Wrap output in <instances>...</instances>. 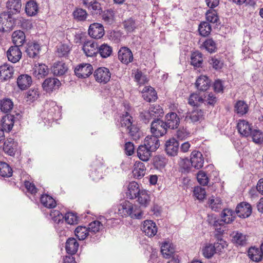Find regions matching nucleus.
<instances>
[{
	"label": "nucleus",
	"instance_id": "a211bd4d",
	"mask_svg": "<svg viewBox=\"0 0 263 263\" xmlns=\"http://www.w3.org/2000/svg\"><path fill=\"white\" fill-rule=\"evenodd\" d=\"M180 123V118L175 112L167 114L165 116V122L167 128L174 129L178 127Z\"/></svg>",
	"mask_w": 263,
	"mask_h": 263
},
{
	"label": "nucleus",
	"instance_id": "6ab92c4d",
	"mask_svg": "<svg viewBox=\"0 0 263 263\" xmlns=\"http://www.w3.org/2000/svg\"><path fill=\"white\" fill-rule=\"evenodd\" d=\"M119 60L124 64H128L132 61V51L126 47H122L118 53Z\"/></svg>",
	"mask_w": 263,
	"mask_h": 263
},
{
	"label": "nucleus",
	"instance_id": "c03bdc74",
	"mask_svg": "<svg viewBox=\"0 0 263 263\" xmlns=\"http://www.w3.org/2000/svg\"><path fill=\"white\" fill-rule=\"evenodd\" d=\"M12 169L6 162H0V176L3 177H10L12 175Z\"/></svg>",
	"mask_w": 263,
	"mask_h": 263
},
{
	"label": "nucleus",
	"instance_id": "338daca9",
	"mask_svg": "<svg viewBox=\"0 0 263 263\" xmlns=\"http://www.w3.org/2000/svg\"><path fill=\"white\" fill-rule=\"evenodd\" d=\"M213 246L214 247L215 250L216 251V253H217L222 251V250L227 247L228 245L226 241L220 239H218L217 242H215Z\"/></svg>",
	"mask_w": 263,
	"mask_h": 263
},
{
	"label": "nucleus",
	"instance_id": "2f4dec72",
	"mask_svg": "<svg viewBox=\"0 0 263 263\" xmlns=\"http://www.w3.org/2000/svg\"><path fill=\"white\" fill-rule=\"evenodd\" d=\"M248 110V105L244 101H237L234 105V112L239 116H243L246 114Z\"/></svg>",
	"mask_w": 263,
	"mask_h": 263
},
{
	"label": "nucleus",
	"instance_id": "9b49d317",
	"mask_svg": "<svg viewBox=\"0 0 263 263\" xmlns=\"http://www.w3.org/2000/svg\"><path fill=\"white\" fill-rule=\"evenodd\" d=\"M252 213V208L250 204L246 202H241L236 208V213L241 218L248 217Z\"/></svg>",
	"mask_w": 263,
	"mask_h": 263
},
{
	"label": "nucleus",
	"instance_id": "de8ad7c7",
	"mask_svg": "<svg viewBox=\"0 0 263 263\" xmlns=\"http://www.w3.org/2000/svg\"><path fill=\"white\" fill-rule=\"evenodd\" d=\"M75 235L79 240H84L89 234L87 228L83 226H79L75 230Z\"/></svg>",
	"mask_w": 263,
	"mask_h": 263
},
{
	"label": "nucleus",
	"instance_id": "4c0bfd02",
	"mask_svg": "<svg viewBox=\"0 0 263 263\" xmlns=\"http://www.w3.org/2000/svg\"><path fill=\"white\" fill-rule=\"evenodd\" d=\"M119 213L122 216H130L132 214V204L129 201H124L119 208Z\"/></svg>",
	"mask_w": 263,
	"mask_h": 263
},
{
	"label": "nucleus",
	"instance_id": "f257e3e1",
	"mask_svg": "<svg viewBox=\"0 0 263 263\" xmlns=\"http://www.w3.org/2000/svg\"><path fill=\"white\" fill-rule=\"evenodd\" d=\"M133 191L135 198L141 205L146 207L149 204L150 198L147 192L145 190H140L138 183L135 181H133Z\"/></svg>",
	"mask_w": 263,
	"mask_h": 263
},
{
	"label": "nucleus",
	"instance_id": "37998d69",
	"mask_svg": "<svg viewBox=\"0 0 263 263\" xmlns=\"http://www.w3.org/2000/svg\"><path fill=\"white\" fill-rule=\"evenodd\" d=\"M41 202L47 208H53L56 206V202L54 199L48 195H43L41 197Z\"/></svg>",
	"mask_w": 263,
	"mask_h": 263
},
{
	"label": "nucleus",
	"instance_id": "c85d7f7f",
	"mask_svg": "<svg viewBox=\"0 0 263 263\" xmlns=\"http://www.w3.org/2000/svg\"><path fill=\"white\" fill-rule=\"evenodd\" d=\"M16 144L12 138H8L4 143L3 150L5 153L10 156L15 154Z\"/></svg>",
	"mask_w": 263,
	"mask_h": 263
},
{
	"label": "nucleus",
	"instance_id": "ddd939ff",
	"mask_svg": "<svg viewBox=\"0 0 263 263\" xmlns=\"http://www.w3.org/2000/svg\"><path fill=\"white\" fill-rule=\"evenodd\" d=\"M191 163L193 167L195 168H201L204 163V159L201 153L199 151H193L191 155Z\"/></svg>",
	"mask_w": 263,
	"mask_h": 263
},
{
	"label": "nucleus",
	"instance_id": "6e6552de",
	"mask_svg": "<svg viewBox=\"0 0 263 263\" xmlns=\"http://www.w3.org/2000/svg\"><path fill=\"white\" fill-rule=\"evenodd\" d=\"M88 34L94 39L101 38L104 35L103 25L97 23L91 24L88 29Z\"/></svg>",
	"mask_w": 263,
	"mask_h": 263
},
{
	"label": "nucleus",
	"instance_id": "aec40b11",
	"mask_svg": "<svg viewBox=\"0 0 263 263\" xmlns=\"http://www.w3.org/2000/svg\"><path fill=\"white\" fill-rule=\"evenodd\" d=\"M159 137L154 136H147L144 140V144L152 152L156 151L160 146Z\"/></svg>",
	"mask_w": 263,
	"mask_h": 263
},
{
	"label": "nucleus",
	"instance_id": "f3484780",
	"mask_svg": "<svg viewBox=\"0 0 263 263\" xmlns=\"http://www.w3.org/2000/svg\"><path fill=\"white\" fill-rule=\"evenodd\" d=\"M98 46L93 41H88L84 43L83 50L87 57H92L98 53Z\"/></svg>",
	"mask_w": 263,
	"mask_h": 263
},
{
	"label": "nucleus",
	"instance_id": "8fccbe9b",
	"mask_svg": "<svg viewBox=\"0 0 263 263\" xmlns=\"http://www.w3.org/2000/svg\"><path fill=\"white\" fill-rule=\"evenodd\" d=\"M198 31L201 35L206 36L211 31V26L207 22H202L199 25Z\"/></svg>",
	"mask_w": 263,
	"mask_h": 263
},
{
	"label": "nucleus",
	"instance_id": "412c9836",
	"mask_svg": "<svg viewBox=\"0 0 263 263\" xmlns=\"http://www.w3.org/2000/svg\"><path fill=\"white\" fill-rule=\"evenodd\" d=\"M211 86V80L206 76H200L196 80V87L200 91L207 90Z\"/></svg>",
	"mask_w": 263,
	"mask_h": 263
},
{
	"label": "nucleus",
	"instance_id": "bb28decb",
	"mask_svg": "<svg viewBox=\"0 0 263 263\" xmlns=\"http://www.w3.org/2000/svg\"><path fill=\"white\" fill-rule=\"evenodd\" d=\"M32 78L28 74H22L19 76L17 80L18 87L22 90H25L29 87L32 83Z\"/></svg>",
	"mask_w": 263,
	"mask_h": 263
},
{
	"label": "nucleus",
	"instance_id": "473e14b6",
	"mask_svg": "<svg viewBox=\"0 0 263 263\" xmlns=\"http://www.w3.org/2000/svg\"><path fill=\"white\" fill-rule=\"evenodd\" d=\"M203 63L202 54L198 51L193 52L191 56V64L194 67H201Z\"/></svg>",
	"mask_w": 263,
	"mask_h": 263
},
{
	"label": "nucleus",
	"instance_id": "39448f33",
	"mask_svg": "<svg viewBox=\"0 0 263 263\" xmlns=\"http://www.w3.org/2000/svg\"><path fill=\"white\" fill-rule=\"evenodd\" d=\"M61 84L60 81L58 79L48 78L46 79L42 83V87L44 91L50 93L59 89Z\"/></svg>",
	"mask_w": 263,
	"mask_h": 263
},
{
	"label": "nucleus",
	"instance_id": "4468645a",
	"mask_svg": "<svg viewBox=\"0 0 263 263\" xmlns=\"http://www.w3.org/2000/svg\"><path fill=\"white\" fill-rule=\"evenodd\" d=\"M7 56L9 61L15 63L20 61L22 57V52L17 46H11L7 52Z\"/></svg>",
	"mask_w": 263,
	"mask_h": 263
},
{
	"label": "nucleus",
	"instance_id": "a878e982",
	"mask_svg": "<svg viewBox=\"0 0 263 263\" xmlns=\"http://www.w3.org/2000/svg\"><path fill=\"white\" fill-rule=\"evenodd\" d=\"M145 173V167L143 163L136 161L133 170V177L140 179L142 178Z\"/></svg>",
	"mask_w": 263,
	"mask_h": 263
},
{
	"label": "nucleus",
	"instance_id": "9d476101",
	"mask_svg": "<svg viewBox=\"0 0 263 263\" xmlns=\"http://www.w3.org/2000/svg\"><path fill=\"white\" fill-rule=\"evenodd\" d=\"M141 229L145 235L149 237L154 236L157 232L156 224L152 220L144 221Z\"/></svg>",
	"mask_w": 263,
	"mask_h": 263
},
{
	"label": "nucleus",
	"instance_id": "a19ab883",
	"mask_svg": "<svg viewBox=\"0 0 263 263\" xmlns=\"http://www.w3.org/2000/svg\"><path fill=\"white\" fill-rule=\"evenodd\" d=\"M161 252L164 258H168L172 256L175 251L170 243L165 242L161 246Z\"/></svg>",
	"mask_w": 263,
	"mask_h": 263
},
{
	"label": "nucleus",
	"instance_id": "7c9ffc66",
	"mask_svg": "<svg viewBox=\"0 0 263 263\" xmlns=\"http://www.w3.org/2000/svg\"><path fill=\"white\" fill-rule=\"evenodd\" d=\"M25 35L23 31L17 30L13 32L12 40L15 46L20 47L23 45L25 41Z\"/></svg>",
	"mask_w": 263,
	"mask_h": 263
},
{
	"label": "nucleus",
	"instance_id": "f704fd0d",
	"mask_svg": "<svg viewBox=\"0 0 263 263\" xmlns=\"http://www.w3.org/2000/svg\"><path fill=\"white\" fill-rule=\"evenodd\" d=\"M40 46L39 44L31 43L27 45L26 52L27 55L32 58H34L39 53Z\"/></svg>",
	"mask_w": 263,
	"mask_h": 263
},
{
	"label": "nucleus",
	"instance_id": "dca6fc26",
	"mask_svg": "<svg viewBox=\"0 0 263 263\" xmlns=\"http://www.w3.org/2000/svg\"><path fill=\"white\" fill-rule=\"evenodd\" d=\"M14 73L13 67L8 63L0 66V79L7 81L12 78Z\"/></svg>",
	"mask_w": 263,
	"mask_h": 263
},
{
	"label": "nucleus",
	"instance_id": "49530a36",
	"mask_svg": "<svg viewBox=\"0 0 263 263\" xmlns=\"http://www.w3.org/2000/svg\"><path fill=\"white\" fill-rule=\"evenodd\" d=\"M57 54L59 57H66L70 51V47L65 44H61L57 46Z\"/></svg>",
	"mask_w": 263,
	"mask_h": 263
},
{
	"label": "nucleus",
	"instance_id": "864d4df0",
	"mask_svg": "<svg viewBox=\"0 0 263 263\" xmlns=\"http://www.w3.org/2000/svg\"><path fill=\"white\" fill-rule=\"evenodd\" d=\"M102 227L103 225L101 222L95 220L90 223L87 228L89 232L93 234L99 232Z\"/></svg>",
	"mask_w": 263,
	"mask_h": 263
},
{
	"label": "nucleus",
	"instance_id": "603ef678",
	"mask_svg": "<svg viewBox=\"0 0 263 263\" xmlns=\"http://www.w3.org/2000/svg\"><path fill=\"white\" fill-rule=\"evenodd\" d=\"M203 256L207 258L212 257L216 253L214 247L212 244H207L202 250Z\"/></svg>",
	"mask_w": 263,
	"mask_h": 263
},
{
	"label": "nucleus",
	"instance_id": "79ce46f5",
	"mask_svg": "<svg viewBox=\"0 0 263 263\" xmlns=\"http://www.w3.org/2000/svg\"><path fill=\"white\" fill-rule=\"evenodd\" d=\"M232 241L237 245L243 246L246 243V236L239 232H234L232 234Z\"/></svg>",
	"mask_w": 263,
	"mask_h": 263
},
{
	"label": "nucleus",
	"instance_id": "69168bd1",
	"mask_svg": "<svg viewBox=\"0 0 263 263\" xmlns=\"http://www.w3.org/2000/svg\"><path fill=\"white\" fill-rule=\"evenodd\" d=\"M102 19L108 24H112L114 22V13L112 10L104 11L102 14Z\"/></svg>",
	"mask_w": 263,
	"mask_h": 263
},
{
	"label": "nucleus",
	"instance_id": "20e7f679",
	"mask_svg": "<svg viewBox=\"0 0 263 263\" xmlns=\"http://www.w3.org/2000/svg\"><path fill=\"white\" fill-rule=\"evenodd\" d=\"M93 75L96 81L103 84L107 83L111 77L109 70L104 67L97 68L95 71Z\"/></svg>",
	"mask_w": 263,
	"mask_h": 263
},
{
	"label": "nucleus",
	"instance_id": "052dcab7",
	"mask_svg": "<svg viewBox=\"0 0 263 263\" xmlns=\"http://www.w3.org/2000/svg\"><path fill=\"white\" fill-rule=\"evenodd\" d=\"M65 221L69 224H75L78 223V218L77 215L72 212L66 213L64 217Z\"/></svg>",
	"mask_w": 263,
	"mask_h": 263
},
{
	"label": "nucleus",
	"instance_id": "c9c22d12",
	"mask_svg": "<svg viewBox=\"0 0 263 263\" xmlns=\"http://www.w3.org/2000/svg\"><path fill=\"white\" fill-rule=\"evenodd\" d=\"M221 216L223 223L229 224L234 220L235 213L231 209H226L223 210Z\"/></svg>",
	"mask_w": 263,
	"mask_h": 263
},
{
	"label": "nucleus",
	"instance_id": "3c124183",
	"mask_svg": "<svg viewBox=\"0 0 263 263\" xmlns=\"http://www.w3.org/2000/svg\"><path fill=\"white\" fill-rule=\"evenodd\" d=\"M204 102V99L202 97L199 96L197 93H192L189 98L188 103L193 106H198Z\"/></svg>",
	"mask_w": 263,
	"mask_h": 263
},
{
	"label": "nucleus",
	"instance_id": "4d7b16f0",
	"mask_svg": "<svg viewBox=\"0 0 263 263\" xmlns=\"http://www.w3.org/2000/svg\"><path fill=\"white\" fill-rule=\"evenodd\" d=\"M206 20L208 23H216L219 20V17L216 11L214 10L208 11L205 14Z\"/></svg>",
	"mask_w": 263,
	"mask_h": 263
},
{
	"label": "nucleus",
	"instance_id": "f03ea898",
	"mask_svg": "<svg viewBox=\"0 0 263 263\" xmlns=\"http://www.w3.org/2000/svg\"><path fill=\"white\" fill-rule=\"evenodd\" d=\"M15 21L12 15L6 12L0 14V31H7L11 30L14 25Z\"/></svg>",
	"mask_w": 263,
	"mask_h": 263
},
{
	"label": "nucleus",
	"instance_id": "680f3d73",
	"mask_svg": "<svg viewBox=\"0 0 263 263\" xmlns=\"http://www.w3.org/2000/svg\"><path fill=\"white\" fill-rule=\"evenodd\" d=\"M135 81L140 85H144L147 83L148 80L146 75L144 74L141 71H138L135 75Z\"/></svg>",
	"mask_w": 263,
	"mask_h": 263
},
{
	"label": "nucleus",
	"instance_id": "e433bc0d",
	"mask_svg": "<svg viewBox=\"0 0 263 263\" xmlns=\"http://www.w3.org/2000/svg\"><path fill=\"white\" fill-rule=\"evenodd\" d=\"M248 256L253 261L259 262L262 260V255L259 248L251 247L249 249Z\"/></svg>",
	"mask_w": 263,
	"mask_h": 263
},
{
	"label": "nucleus",
	"instance_id": "ea45409f",
	"mask_svg": "<svg viewBox=\"0 0 263 263\" xmlns=\"http://www.w3.org/2000/svg\"><path fill=\"white\" fill-rule=\"evenodd\" d=\"M98 53H99L103 58H106L109 57L112 52V47L105 43L98 46Z\"/></svg>",
	"mask_w": 263,
	"mask_h": 263
},
{
	"label": "nucleus",
	"instance_id": "f8f14e48",
	"mask_svg": "<svg viewBox=\"0 0 263 263\" xmlns=\"http://www.w3.org/2000/svg\"><path fill=\"white\" fill-rule=\"evenodd\" d=\"M49 68L44 64H35L33 68V74L37 79L43 78L49 73Z\"/></svg>",
	"mask_w": 263,
	"mask_h": 263
},
{
	"label": "nucleus",
	"instance_id": "0eeeda50",
	"mask_svg": "<svg viewBox=\"0 0 263 263\" xmlns=\"http://www.w3.org/2000/svg\"><path fill=\"white\" fill-rule=\"evenodd\" d=\"M93 68L90 64H82L75 68L74 72L79 78H85L90 75Z\"/></svg>",
	"mask_w": 263,
	"mask_h": 263
},
{
	"label": "nucleus",
	"instance_id": "2eb2a0df",
	"mask_svg": "<svg viewBox=\"0 0 263 263\" xmlns=\"http://www.w3.org/2000/svg\"><path fill=\"white\" fill-rule=\"evenodd\" d=\"M179 144L174 138L167 140L165 143V151L167 154L171 156H175L179 151Z\"/></svg>",
	"mask_w": 263,
	"mask_h": 263
},
{
	"label": "nucleus",
	"instance_id": "5701e85b",
	"mask_svg": "<svg viewBox=\"0 0 263 263\" xmlns=\"http://www.w3.org/2000/svg\"><path fill=\"white\" fill-rule=\"evenodd\" d=\"M15 117L12 115H7L5 116L1 120V125L3 132H9L12 128L14 123Z\"/></svg>",
	"mask_w": 263,
	"mask_h": 263
},
{
	"label": "nucleus",
	"instance_id": "09e8293b",
	"mask_svg": "<svg viewBox=\"0 0 263 263\" xmlns=\"http://www.w3.org/2000/svg\"><path fill=\"white\" fill-rule=\"evenodd\" d=\"M130 116L129 114L126 112L125 115H123L121 121V126L125 128L126 130L130 134L132 132V122L130 119Z\"/></svg>",
	"mask_w": 263,
	"mask_h": 263
},
{
	"label": "nucleus",
	"instance_id": "13d9d810",
	"mask_svg": "<svg viewBox=\"0 0 263 263\" xmlns=\"http://www.w3.org/2000/svg\"><path fill=\"white\" fill-rule=\"evenodd\" d=\"M251 136L253 141L256 143H261L263 142V133L260 130L254 129L252 131Z\"/></svg>",
	"mask_w": 263,
	"mask_h": 263
},
{
	"label": "nucleus",
	"instance_id": "c756f323",
	"mask_svg": "<svg viewBox=\"0 0 263 263\" xmlns=\"http://www.w3.org/2000/svg\"><path fill=\"white\" fill-rule=\"evenodd\" d=\"M68 68L66 64L62 62H58L53 65L51 70L54 76L63 75L67 71Z\"/></svg>",
	"mask_w": 263,
	"mask_h": 263
},
{
	"label": "nucleus",
	"instance_id": "bf43d9fd",
	"mask_svg": "<svg viewBox=\"0 0 263 263\" xmlns=\"http://www.w3.org/2000/svg\"><path fill=\"white\" fill-rule=\"evenodd\" d=\"M203 47L210 53L216 51V46L215 42L211 39H206L203 44Z\"/></svg>",
	"mask_w": 263,
	"mask_h": 263
},
{
	"label": "nucleus",
	"instance_id": "4be33fe9",
	"mask_svg": "<svg viewBox=\"0 0 263 263\" xmlns=\"http://www.w3.org/2000/svg\"><path fill=\"white\" fill-rule=\"evenodd\" d=\"M6 7L8 10L7 13L11 14H15L20 12L22 8L21 0H8L6 4Z\"/></svg>",
	"mask_w": 263,
	"mask_h": 263
},
{
	"label": "nucleus",
	"instance_id": "b1692460",
	"mask_svg": "<svg viewBox=\"0 0 263 263\" xmlns=\"http://www.w3.org/2000/svg\"><path fill=\"white\" fill-rule=\"evenodd\" d=\"M142 97L147 102L154 101L157 100V93L155 89L151 86H145L141 90Z\"/></svg>",
	"mask_w": 263,
	"mask_h": 263
},
{
	"label": "nucleus",
	"instance_id": "774afa93",
	"mask_svg": "<svg viewBox=\"0 0 263 263\" xmlns=\"http://www.w3.org/2000/svg\"><path fill=\"white\" fill-rule=\"evenodd\" d=\"M197 179L198 182L202 185H207L209 182V178L205 172L199 171L197 175Z\"/></svg>",
	"mask_w": 263,
	"mask_h": 263
},
{
	"label": "nucleus",
	"instance_id": "1a4fd4ad",
	"mask_svg": "<svg viewBox=\"0 0 263 263\" xmlns=\"http://www.w3.org/2000/svg\"><path fill=\"white\" fill-rule=\"evenodd\" d=\"M185 118L193 123H200L204 119V112L201 109H196L188 112Z\"/></svg>",
	"mask_w": 263,
	"mask_h": 263
},
{
	"label": "nucleus",
	"instance_id": "393cba45",
	"mask_svg": "<svg viewBox=\"0 0 263 263\" xmlns=\"http://www.w3.org/2000/svg\"><path fill=\"white\" fill-rule=\"evenodd\" d=\"M237 129L240 134L245 137L250 135L252 131L251 125L245 120H239L237 123Z\"/></svg>",
	"mask_w": 263,
	"mask_h": 263
},
{
	"label": "nucleus",
	"instance_id": "72a5a7b5",
	"mask_svg": "<svg viewBox=\"0 0 263 263\" xmlns=\"http://www.w3.org/2000/svg\"><path fill=\"white\" fill-rule=\"evenodd\" d=\"M79 243L73 238H69L66 241L65 249L67 252L70 254L76 253L78 249Z\"/></svg>",
	"mask_w": 263,
	"mask_h": 263
},
{
	"label": "nucleus",
	"instance_id": "58836bf2",
	"mask_svg": "<svg viewBox=\"0 0 263 263\" xmlns=\"http://www.w3.org/2000/svg\"><path fill=\"white\" fill-rule=\"evenodd\" d=\"M25 11L28 15L34 16L38 12V6L34 1H30L26 3Z\"/></svg>",
	"mask_w": 263,
	"mask_h": 263
},
{
	"label": "nucleus",
	"instance_id": "5fc2aeb1",
	"mask_svg": "<svg viewBox=\"0 0 263 263\" xmlns=\"http://www.w3.org/2000/svg\"><path fill=\"white\" fill-rule=\"evenodd\" d=\"M74 18L78 21H84L87 16V13L86 10L82 8H77L73 12Z\"/></svg>",
	"mask_w": 263,
	"mask_h": 263
},
{
	"label": "nucleus",
	"instance_id": "e2e57ef3",
	"mask_svg": "<svg viewBox=\"0 0 263 263\" xmlns=\"http://www.w3.org/2000/svg\"><path fill=\"white\" fill-rule=\"evenodd\" d=\"M221 205L222 202L218 198L211 199L209 200V206L212 210L215 211H218L219 209H221Z\"/></svg>",
	"mask_w": 263,
	"mask_h": 263
},
{
	"label": "nucleus",
	"instance_id": "7ed1b4c3",
	"mask_svg": "<svg viewBox=\"0 0 263 263\" xmlns=\"http://www.w3.org/2000/svg\"><path fill=\"white\" fill-rule=\"evenodd\" d=\"M167 127L164 122L159 119H155L151 124V133L158 137L163 136L166 133Z\"/></svg>",
	"mask_w": 263,
	"mask_h": 263
},
{
	"label": "nucleus",
	"instance_id": "0e129e2a",
	"mask_svg": "<svg viewBox=\"0 0 263 263\" xmlns=\"http://www.w3.org/2000/svg\"><path fill=\"white\" fill-rule=\"evenodd\" d=\"M166 159L162 156H156L154 159V164L158 168H161L165 165Z\"/></svg>",
	"mask_w": 263,
	"mask_h": 263
},
{
	"label": "nucleus",
	"instance_id": "6e6d98bb",
	"mask_svg": "<svg viewBox=\"0 0 263 263\" xmlns=\"http://www.w3.org/2000/svg\"><path fill=\"white\" fill-rule=\"evenodd\" d=\"M149 111L152 115L154 120L156 119V118L158 119L159 117H161L163 114V109L159 105L151 106Z\"/></svg>",
	"mask_w": 263,
	"mask_h": 263
},
{
	"label": "nucleus",
	"instance_id": "423d86ee",
	"mask_svg": "<svg viewBox=\"0 0 263 263\" xmlns=\"http://www.w3.org/2000/svg\"><path fill=\"white\" fill-rule=\"evenodd\" d=\"M83 6L90 12L92 15H100L103 12L101 4L97 0H81Z\"/></svg>",
	"mask_w": 263,
	"mask_h": 263
},
{
	"label": "nucleus",
	"instance_id": "a18cd8bd",
	"mask_svg": "<svg viewBox=\"0 0 263 263\" xmlns=\"http://www.w3.org/2000/svg\"><path fill=\"white\" fill-rule=\"evenodd\" d=\"M13 107V103L8 98H4L1 101V110L2 111L7 113L11 110Z\"/></svg>",
	"mask_w": 263,
	"mask_h": 263
},
{
	"label": "nucleus",
	"instance_id": "cd10ccee",
	"mask_svg": "<svg viewBox=\"0 0 263 263\" xmlns=\"http://www.w3.org/2000/svg\"><path fill=\"white\" fill-rule=\"evenodd\" d=\"M152 152L144 144L139 146L137 150V155L138 158L143 161L148 160L151 157Z\"/></svg>",
	"mask_w": 263,
	"mask_h": 263
}]
</instances>
